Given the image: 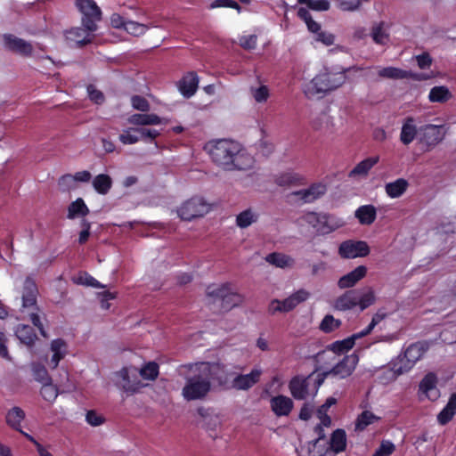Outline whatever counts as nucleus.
Masks as SVG:
<instances>
[{
	"mask_svg": "<svg viewBox=\"0 0 456 456\" xmlns=\"http://www.w3.org/2000/svg\"><path fill=\"white\" fill-rule=\"evenodd\" d=\"M207 147L214 163L224 170H232V159L240 150V144L232 140L220 139L210 142Z\"/></svg>",
	"mask_w": 456,
	"mask_h": 456,
	"instance_id": "nucleus-2",
	"label": "nucleus"
},
{
	"mask_svg": "<svg viewBox=\"0 0 456 456\" xmlns=\"http://www.w3.org/2000/svg\"><path fill=\"white\" fill-rule=\"evenodd\" d=\"M221 7L232 8V9L236 10L238 12H241V6L237 2H235L233 0H214L210 4V9L221 8Z\"/></svg>",
	"mask_w": 456,
	"mask_h": 456,
	"instance_id": "nucleus-55",
	"label": "nucleus"
},
{
	"mask_svg": "<svg viewBox=\"0 0 456 456\" xmlns=\"http://www.w3.org/2000/svg\"><path fill=\"white\" fill-rule=\"evenodd\" d=\"M86 419L88 424L93 427L100 426L104 422V418L102 415L97 414L94 411H88L86 415Z\"/></svg>",
	"mask_w": 456,
	"mask_h": 456,
	"instance_id": "nucleus-60",
	"label": "nucleus"
},
{
	"mask_svg": "<svg viewBox=\"0 0 456 456\" xmlns=\"http://www.w3.org/2000/svg\"><path fill=\"white\" fill-rule=\"evenodd\" d=\"M341 326V321L335 319L333 315L327 314L320 324V330L325 333H330Z\"/></svg>",
	"mask_w": 456,
	"mask_h": 456,
	"instance_id": "nucleus-44",
	"label": "nucleus"
},
{
	"mask_svg": "<svg viewBox=\"0 0 456 456\" xmlns=\"http://www.w3.org/2000/svg\"><path fill=\"white\" fill-rule=\"evenodd\" d=\"M362 5V0H338V7L344 12H354Z\"/></svg>",
	"mask_w": 456,
	"mask_h": 456,
	"instance_id": "nucleus-56",
	"label": "nucleus"
},
{
	"mask_svg": "<svg viewBox=\"0 0 456 456\" xmlns=\"http://www.w3.org/2000/svg\"><path fill=\"white\" fill-rule=\"evenodd\" d=\"M134 129V133L139 134L140 140H143L149 142H155V139L160 135V132L156 129L145 128V127H136Z\"/></svg>",
	"mask_w": 456,
	"mask_h": 456,
	"instance_id": "nucleus-48",
	"label": "nucleus"
},
{
	"mask_svg": "<svg viewBox=\"0 0 456 456\" xmlns=\"http://www.w3.org/2000/svg\"><path fill=\"white\" fill-rule=\"evenodd\" d=\"M429 345L426 341H418L411 344L404 351L403 358L401 362L405 361L403 366H400L397 370L399 373H403L411 369V367L419 361L428 351Z\"/></svg>",
	"mask_w": 456,
	"mask_h": 456,
	"instance_id": "nucleus-10",
	"label": "nucleus"
},
{
	"mask_svg": "<svg viewBox=\"0 0 456 456\" xmlns=\"http://www.w3.org/2000/svg\"><path fill=\"white\" fill-rule=\"evenodd\" d=\"M206 293L208 297L214 298V302H220L222 309L225 312L240 305L242 301L240 294L231 290L229 283H224L218 287L209 285L207 288Z\"/></svg>",
	"mask_w": 456,
	"mask_h": 456,
	"instance_id": "nucleus-4",
	"label": "nucleus"
},
{
	"mask_svg": "<svg viewBox=\"0 0 456 456\" xmlns=\"http://www.w3.org/2000/svg\"><path fill=\"white\" fill-rule=\"evenodd\" d=\"M124 29L134 37H139L146 32L147 28L142 23L126 20Z\"/></svg>",
	"mask_w": 456,
	"mask_h": 456,
	"instance_id": "nucleus-50",
	"label": "nucleus"
},
{
	"mask_svg": "<svg viewBox=\"0 0 456 456\" xmlns=\"http://www.w3.org/2000/svg\"><path fill=\"white\" fill-rule=\"evenodd\" d=\"M198 85L199 77L196 72L191 71L188 72L181 78L178 86L181 94L184 97L190 98L196 93Z\"/></svg>",
	"mask_w": 456,
	"mask_h": 456,
	"instance_id": "nucleus-23",
	"label": "nucleus"
},
{
	"mask_svg": "<svg viewBox=\"0 0 456 456\" xmlns=\"http://www.w3.org/2000/svg\"><path fill=\"white\" fill-rule=\"evenodd\" d=\"M355 217L361 224L370 225L376 220V208L373 205L361 206L355 211Z\"/></svg>",
	"mask_w": 456,
	"mask_h": 456,
	"instance_id": "nucleus-30",
	"label": "nucleus"
},
{
	"mask_svg": "<svg viewBox=\"0 0 456 456\" xmlns=\"http://www.w3.org/2000/svg\"><path fill=\"white\" fill-rule=\"evenodd\" d=\"M77 8L82 14V25L88 32L97 30V21L102 20V11L94 0H76Z\"/></svg>",
	"mask_w": 456,
	"mask_h": 456,
	"instance_id": "nucleus-5",
	"label": "nucleus"
},
{
	"mask_svg": "<svg viewBox=\"0 0 456 456\" xmlns=\"http://www.w3.org/2000/svg\"><path fill=\"white\" fill-rule=\"evenodd\" d=\"M270 407L276 417H287L292 411L294 403L289 397L279 395L271 398Z\"/></svg>",
	"mask_w": 456,
	"mask_h": 456,
	"instance_id": "nucleus-19",
	"label": "nucleus"
},
{
	"mask_svg": "<svg viewBox=\"0 0 456 456\" xmlns=\"http://www.w3.org/2000/svg\"><path fill=\"white\" fill-rule=\"evenodd\" d=\"M419 126L416 125L415 118L409 116L406 117L401 127L400 142L403 145H410L414 140L419 139Z\"/></svg>",
	"mask_w": 456,
	"mask_h": 456,
	"instance_id": "nucleus-16",
	"label": "nucleus"
},
{
	"mask_svg": "<svg viewBox=\"0 0 456 456\" xmlns=\"http://www.w3.org/2000/svg\"><path fill=\"white\" fill-rule=\"evenodd\" d=\"M314 372L310 374L307 378H300L296 376L291 379L289 383V388L291 395L296 400H304L308 395L309 379H312Z\"/></svg>",
	"mask_w": 456,
	"mask_h": 456,
	"instance_id": "nucleus-18",
	"label": "nucleus"
},
{
	"mask_svg": "<svg viewBox=\"0 0 456 456\" xmlns=\"http://www.w3.org/2000/svg\"><path fill=\"white\" fill-rule=\"evenodd\" d=\"M140 375L148 380H154L159 375V365L155 362L146 363L141 370Z\"/></svg>",
	"mask_w": 456,
	"mask_h": 456,
	"instance_id": "nucleus-47",
	"label": "nucleus"
},
{
	"mask_svg": "<svg viewBox=\"0 0 456 456\" xmlns=\"http://www.w3.org/2000/svg\"><path fill=\"white\" fill-rule=\"evenodd\" d=\"M327 191V186L322 183H314L308 188L293 191L292 196L297 198L301 203H312L323 196Z\"/></svg>",
	"mask_w": 456,
	"mask_h": 456,
	"instance_id": "nucleus-14",
	"label": "nucleus"
},
{
	"mask_svg": "<svg viewBox=\"0 0 456 456\" xmlns=\"http://www.w3.org/2000/svg\"><path fill=\"white\" fill-rule=\"evenodd\" d=\"M371 37L378 45H385L388 40V35L384 31V22H379L372 27Z\"/></svg>",
	"mask_w": 456,
	"mask_h": 456,
	"instance_id": "nucleus-45",
	"label": "nucleus"
},
{
	"mask_svg": "<svg viewBox=\"0 0 456 456\" xmlns=\"http://www.w3.org/2000/svg\"><path fill=\"white\" fill-rule=\"evenodd\" d=\"M87 93L89 99L96 104H102L105 101L104 94L102 91L98 90L94 85L87 86Z\"/></svg>",
	"mask_w": 456,
	"mask_h": 456,
	"instance_id": "nucleus-58",
	"label": "nucleus"
},
{
	"mask_svg": "<svg viewBox=\"0 0 456 456\" xmlns=\"http://www.w3.org/2000/svg\"><path fill=\"white\" fill-rule=\"evenodd\" d=\"M456 414V393L451 395L448 403L437 415V421L440 425L449 423Z\"/></svg>",
	"mask_w": 456,
	"mask_h": 456,
	"instance_id": "nucleus-29",
	"label": "nucleus"
},
{
	"mask_svg": "<svg viewBox=\"0 0 456 456\" xmlns=\"http://www.w3.org/2000/svg\"><path fill=\"white\" fill-rule=\"evenodd\" d=\"M136 127H129L119 134L118 139L123 144H134L140 141L139 134L134 133Z\"/></svg>",
	"mask_w": 456,
	"mask_h": 456,
	"instance_id": "nucleus-51",
	"label": "nucleus"
},
{
	"mask_svg": "<svg viewBox=\"0 0 456 456\" xmlns=\"http://www.w3.org/2000/svg\"><path fill=\"white\" fill-rule=\"evenodd\" d=\"M442 126L426 124L419 126L418 143L430 151L444 139Z\"/></svg>",
	"mask_w": 456,
	"mask_h": 456,
	"instance_id": "nucleus-8",
	"label": "nucleus"
},
{
	"mask_svg": "<svg viewBox=\"0 0 456 456\" xmlns=\"http://www.w3.org/2000/svg\"><path fill=\"white\" fill-rule=\"evenodd\" d=\"M409 187V182L404 178H397L394 182L386 183L385 191L391 199H396L403 196Z\"/></svg>",
	"mask_w": 456,
	"mask_h": 456,
	"instance_id": "nucleus-27",
	"label": "nucleus"
},
{
	"mask_svg": "<svg viewBox=\"0 0 456 456\" xmlns=\"http://www.w3.org/2000/svg\"><path fill=\"white\" fill-rule=\"evenodd\" d=\"M436 376L434 373H428L420 381L419 389L424 393H428L429 391L436 388Z\"/></svg>",
	"mask_w": 456,
	"mask_h": 456,
	"instance_id": "nucleus-52",
	"label": "nucleus"
},
{
	"mask_svg": "<svg viewBox=\"0 0 456 456\" xmlns=\"http://www.w3.org/2000/svg\"><path fill=\"white\" fill-rule=\"evenodd\" d=\"M310 293L305 289H298L283 300L273 299L269 305V311L273 314L276 312L288 313L292 311L300 303L308 299Z\"/></svg>",
	"mask_w": 456,
	"mask_h": 456,
	"instance_id": "nucleus-7",
	"label": "nucleus"
},
{
	"mask_svg": "<svg viewBox=\"0 0 456 456\" xmlns=\"http://www.w3.org/2000/svg\"><path fill=\"white\" fill-rule=\"evenodd\" d=\"M258 215L252 212L250 208L240 212L236 216V224L240 228H247L257 221Z\"/></svg>",
	"mask_w": 456,
	"mask_h": 456,
	"instance_id": "nucleus-42",
	"label": "nucleus"
},
{
	"mask_svg": "<svg viewBox=\"0 0 456 456\" xmlns=\"http://www.w3.org/2000/svg\"><path fill=\"white\" fill-rule=\"evenodd\" d=\"M210 210V206L200 197H192L186 200L177 210L181 219L191 221L203 216Z\"/></svg>",
	"mask_w": 456,
	"mask_h": 456,
	"instance_id": "nucleus-6",
	"label": "nucleus"
},
{
	"mask_svg": "<svg viewBox=\"0 0 456 456\" xmlns=\"http://www.w3.org/2000/svg\"><path fill=\"white\" fill-rule=\"evenodd\" d=\"M379 161V156L370 157L360 161L350 172L348 176L353 178L367 175L369 171Z\"/></svg>",
	"mask_w": 456,
	"mask_h": 456,
	"instance_id": "nucleus-31",
	"label": "nucleus"
},
{
	"mask_svg": "<svg viewBox=\"0 0 456 456\" xmlns=\"http://www.w3.org/2000/svg\"><path fill=\"white\" fill-rule=\"evenodd\" d=\"M359 358L355 354L346 355L340 362H338L330 370V374L345 379L350 376L354 370Z\"/></svg>",
	"mask_w": 456,
	"mask_h": 456,
	"instance_id": "nucleus-15",
	"label": "nucleus"
},
{
	"mask_svg": "<svg viewBox=\"0 0 456 456\" xmlns=\"http://www.w3.org/2000/svg\"><path fill=\"white\" fill-rule=\"evenodd\" d=\"M275 183L279 186L302 185L305 183V178L298 173L285 172L275 177Z\"/></svg>",
	"mask_w": 456,
	"mask_h": 456,
	"instance_id": "nucleus-28",
	"label": "nucleus"
},
{
	"mask_svg": "<svg viewBox=\"0 0 456 456\" xmlns=\"http://www.w3.org/2000/svg\"><path fill=\"white\" fill-rule=\"evenodd\" d=\"M131 103H132L133 108L137 110H140L142 112H146V111L150 110V103L143 96L134 95L131 98Z\"/></svg>",
	"mask_w": 456,
	"mask_h": 456,
	"instance_id": "nucleus-57",
	"label": "nucleus"
},
{
	"mask_svg": "<svg viewBox=\"0 0 456 456\" xmlns=\"http://www.w3.org/2000/svg\"><path fill=\"white\" fill-rule=\"evenodd\" d=\"M378 75L381 78L387 79H405L411 78L415 81H424L432 77V76L424 72H412L411 70H404L396 67H377Z\"/></svg>",
	"mask_w": 456,
	"mask_h": 456,
	"instance_id": "nucleus-9",
	"label": "nucleus"
},
{
	"mask_svg": "<svg viewBox=\"0 0 456 456\" xmlns=\"http://www.w3.org/2000/svg\"><path fill=\"white\" fill-rule=\"evenodd\" d=\"M89 214V208L86 205L82 198H77L75 201L71 202L68 208L67 217L74 219L77 216H86Z\"/></svg>",
	"mask_w": 456,
	"mask_h": 456,
	"instance_id": "nucleus-36",
	"label": "nucleus"
},
{
	"mask_svg": "<svg viewBox=\"0 0 456 456\" xmlns=\"http://www.w3.org/2000/svg\"><path fill=\"white\" fill-rule=\"evenodd\" d=\"M253 96L257 102H266L269 97V89L266 86H261L258 88H256L254 93Z\"/></svg>",
	"mask_w": 456,
	"mask_h": 456,
	"instance_id": "nucleus-61",
	"label": "nucleus"
},
{
	"mask_svg": "<svg viewBox=\"0 0 456 456\" xmlns=\"http://www.w3.org/2000/svg\"><path fill=\"white\" fill-rule=\"evenodd\" d=\"M301 4H306L309 9L319 12L328 11L330 8L328 0H305Z\"/></svg>",
	"mask_w": 456,
	"mask_h": 456,
	"instance_id": "nucleus-53",
	"label": "nucleus"
},
{
	"mask_svg": "<svg viewBox=\"0 0 456 456\" xmlns=\"http://www.w3.org/2000/svg\"><path fill=\"white\" fill-rule=\"evenodd\" d=\"M40 394L45 401L53 402L58 396V389L49 381L42 384Z\"/></svg>",
	"mask_w": 456,
	"mask_h": 456,
	"instance_id": "nucleus-49",
	"label": "nucleus"
},
{
	"mask_svg": "<svg viewBox=\"0 0 456 456\" xmlns=\"http://www.w3.org/2000/svg\"><path fill=\"white\" fill-rule=\"evenodd\" d=\"M357 306V289H348L338 297L333 307L338 311L352 310Z\"/></svg>",
	"mask_w": 456,
	"mask_h": 456,
	"instance_id": "nucleus-22",
	"label": "nucleus"
},
{
	"mask_svg": "<svg viewBox=\"0 0 456 456\" xmlns=\"http://www.w3.org/2000/svg\"><path fill=\"white\" fill-rule=\"evenodd\" d=\"M305 221L322 234L330 233L339 226L333 223L332 217L327 214L310 212L305 216Z\"/></svg>",
	"mask_w": 456,
	"mask_h": 456,
	"instance_id": "nucleus-13",
	"label": "nucleus"
},
{
	"mask_svg": "<svg viewBox=\"0 0 456 456\" xmlns=\"http://www.w3.org/2000/svg\"><path fill=\"white\" fill-rule=\"evenodd\" d=\"M32 371L34 379L42 383H47L51 381V378L48 374L46 368L41 363H33L32 364Z\"/></svg>",
	"mask_w": 456,
	"mask_h": 456,
	"instance_id": "nucleus-46",
	"label": "nucleus"
},
{
	"mask_svg": "<svg viewBox=\"0 0 456 456\" xmlns=\"http://www.w3.org/2000/svg\"><path fill=\"white\" fill-rule=\"evenodd\" d=\"M262 370L253 369L248 374H238L232 380V387L237 390H248L259 382Z\"/></svg>",
	"mask_w": 456,
	"mask_h": 456,
	"instance_id": "nucleus-20",
	"label": "nucleus"
},
{
	"mask_svg": "<svg viewBox=\"0 0 456 456\" xmlns=\"http://www.w3.org/2000/svg\"><path fill=\"white\" fill-rule=\"evenodd\" d=\"M25 419V412L20 407H13L6 414V423L13 429L21 432V421Z\"/></svg>",
	"mask_w": 456,
	"mask_h": 456,
	"instance_id": "nucleus-35",
	"label": "nucleus"
},
{
	"mask_svg": "<svg viewBox=\"0 0 456 456\" xmlns=\"http://www.w3.org/2000/svg\"><path fill=\"white\" fill-rule=\"evenodd\" d=\"M338 254L346 259L364 257L370 254V247L363 240H347L339 245Z\"/></svg>",
	"mask_w": 456,
	"mask_h": 456,
	"instance_id": "nucleus-11",
	"label": "nucleus"
},
{
	"mask_svg": "<svg viewBox=\"0 0 456 456\" xmlns=\"http://www.w3.org/2000/svg\"><path fill=\"white\" fill-rule=\"evenodd\" d=\"M200 373L187 379L183 388V395L188 400L201 399L207 395L211 387V369L208 363H202Z\"/></svg>",
	"mask_w": 456,
	"mask_h": 456,
	"instance_id": "nucleus-3",
	"label": "nucleus"
},
{
	"mask_svg": "<svg viewBox=\"0 0 456 456\" xmlns=\"http://www.w3.org/2000/svg\"><path fill=\"white\" fill-rule=\"evenodd\" d=\"M355 344V339L353 337H348L343 340H338L327 346V348L330 351H332L335 354H343L347 351H349L351 348L354 347Z\"/></svg>",
	"mask_w": 456,
	"mask_h": 456,
	"instance_id": "nucleus-40",
	"label": "nucleus"
},
{
	"mask_svg": "<svg viewBox=\"0 0 456 456\" xmlns=\"http://www.w3.org/2000/svg\"><path fill=\"white\" fill-rule=\"evenodd\" d=\"M330 449L335 453L342 452L346 447V434L344 429H336L330 437Z\"/></svg>",
	"mask_w": 456,
	"mask_h": 456,
	"instance_id": "nucleus-34",
	"label": "nucleus"
},
{
	"mask_svg": "<svg viewBox=\"0 0 456 456\" xmlns=\"http://www.w3.org/2000/svg\"><path fill=\"white\" fill-rule=\"evenodd\" d=\"M452 97V93L444 86H434L431 88L428 94V100L431 102L444 103L448 102Z\"/></svg>",
	"mask_w": 456,
	"mask_h": 456,
	"instance_id": "nucleus-37",
	"label": "nucleus"
},
{
	"mask_svg": "<svg viewBox=\"0 0 456 456\" xmlns=\"http://www.w3.org/2000/svg\"><path fill=\"white\" fill-rule=\"evenodd\" d=\"M316 40L329 46L334 44L335 37L331 33L320 30L316 34Z\"/></svg>",
	"mask_w": 456,
	"mask_h": 456,
	"instance_id": "nucleus-63",
	"label": "nucleus"
},
{
	"mask_svg": "<svg viewBox=\"0 0 456 456\" xmlns=\"http://www.w3.org/2000/svg\"><path fill=\"white\" fill-rule=\"evenodd\" d=\"M3 44L7 51L22 57H29L33 53V46L29 42L12 34H4Z\"/></svg>",
	"mask_w": 456,
	"mask_h": 456,
	"instance_id": "nucleus-12",
	"label": "nucleus"
},
{
	"mask_svg": "<svg viewBox=\"0 0 456 456\" xmlns=\"http://www.w3.org/2000/svg\"><path fill=\"white\" fill-rule=\"evenodd\" d=\"M395 450V446L392 442L384 440L372 456H390Z\"/></svg>",
	"mask_w": 456,
	"mask_h": 456,
	"instance_id": "nucleus-54",
	"label": "nucleus"
},
{
	"mask_svg": "<svg viewBox=\"0 0 456 456\" xmlns=\"http://www.w3.org/2000/svg\"><path fill=\"white\" fill-rule=\"evenodd\" d=\"M376 302V295L372 288H368L362 293L357 289V306L363 311Z\"/></svg>",
	"mask_w": 456,
	"mask_h": 456,
	"instance_id": "nucleus-39",
	"label": "nucleus"
},
{
	"mask_svg": "<svg viewBox=\"0 0 456 456\" xmlns=\"http://www.w3.org/2000/svg\"><path fill=\"white\" fill-rule=\"evenodd\" d=\"M257 37L255 35L244 36L240 39V46L251 50L256 46Z\"/></svg>",
	"mask_w": 456,
	"mask_h": 456,
	"instance_id": "nucleus-62",
	"label": "nucleus"
},
{
	"mask_svg": "<svg viewBox=\"0 0 456 456\" xmlns=\"http://www.w3.org/2000/svg\"><path fill=\"white\" fill-rule=\"evenodd\" d=\"M91 177H92L91 173L89 171L84 170V171L77 172L73 176H71L70 175H63V176H61V180L74 179L75 181H77V182L87 183L90 181Z\"/></svg>",
	"mask_w": 456,
	"mask_h": 456,
	"instance_id": "nucleus-59",
	"label": "nucleus"
},
{
	"mask_svg": "<svg viewBox=\"0 0 456 456\" xmlns=\"http://www.w3.org/2000/svg\"><path fill=\"white\" fill-rule=\"evenodd\" d=\"M38 289L35 280L31 276H28L23 283L22 288V308H37V298Z\"/></svg>",
	"mask_w": 456,
	"mask_h": 456,
	"instance_id": "nucleus-17",
	"label": "nucleus"
},
{
	"mask_svg": "<svg viewBox=\"0 0 456 456\" xmlns=\"http://www.w3.org/2000/svg\"><path fill=\"white\" fill-rule=\"evenodd\" d=\"M265 260L279 268L291 267L295 264V260L290 256L280 252L268 254Z\"/></svg>",
	"mask_w": 456,
	"mask_h": 456,
	"instance_id": "nucleus-32",
	"label": "nucleus"
},
{
	"mask_svg": "<svg viewBox=\"0 0 456 456\" xmlns=\"http://www.w3.org/2000/svg\"><path fill=\"white\" fill-rule=\"evenodd\" d=\"M254 163L253 158L242 147L232 159V170H248Z\"/></svg>",
	"mask_w": 456,
	"mask_h": 456,
	"instance_id": "nucleus-33",
	"label": "nucleus"
},
{
	"mask_svg": "<svg viewBox=\"0 0 456 456\" xmlns=\"http://www.w3.org/2000/svg\"><path fill=\"white\" fill-rule=\"evenodd\" d=\"M417 64L419 69H425L431 66L432 64V58L430 57L429 53H423L416 57Z\"/></svg>",
	"mask_w": 456,
	"mask_h": 456,
	"instance_id": "nucleus-64",
	"label": "nucleus"
},
{
	"mask_svg": "<svg viewBox=\"0 0 456 456\" xmlns=\"http://www.w3.org/2000/svg\"><path fill=\"white\" fill-rule=\"evenodd\" d=\"M84 27L83 28H75L69 32V35L74 37L77 45L79 47H83L90 43H92V37Z\"/></svg>",
	"mask_w": 456,
	"mask_h": 456,
	"instance_id": "nucleus-41",
	"label": "nucleus"
},
{
	"mask_svg": "<svg viewBox=\"0 0 456 456\" xmlns=\"http://www.w3.org/2000/svg\"><path fill=\"white\" fill-rule=\"evenodd\" d=\"M379 418L370 411H363L357 418L355 422L356 430H364L369 425L372 424Z\"/></svg>",
	"mask_w": 456,
	"mask_h": 456,
	"instance_id": "nucleus-43",
	"label": "nucleus"
},
{
	"mask_svg": "<svg viewBox=\"0 0 456 456\" xmlns=\"http://www.w3.org/2000/svg\"><path fill=\"white\" fill-rule=\"evenodd\" d=\"M354 68L355 67L342 69L341 71L338 72L326 71L316 75L306 86L305 91V94L308 97H312L338 88L346 82V72Z\"/></svg>",
	"mask_w": 456,
	"mask_h": 456,
	"instance_id": "nucleus-1",
	"label": "nucleus"
},
{
	"mask_svg": "<svg viewBox=\"0 0 456 456\" xmlns=\"http://www.w3.org/2000/svg\"><path fill=\"white\" fill-rule=\"evenodd\" d=\"M15 335L22 344L28 347L33 346L37 339L34 328L27 324H18L15 329Z\"/></svg>",
	"mask_w": 456,
	"mask_h": 456,
	"instance_id": "nucleus-25",
	"label": "nucleus"
},
{
	"mask_svg": "<svg viewBox=\"0 0 456 456\" xmlns=\"http://www.w3.org/2000/svg\"><path fill=\"white\" fill-rule=\"evenodd\" d=\"M367 271L368 270L365 265H358L353 271L339 278L338 281V287L340 289L353 288L358 281L366 276Z\"/></svg>",
	"mask_w": 456,
	"mask_h": 456,
	"instance_id": "nucleus-21",
	"label": "nucleus"
},
{
	"mask_svg": "<svg viewBox=\"0 0 456 456\" xmlns=\"http://www.w3.org/2000/svg\"><path fill=\"white\" fill-rule=\"evenodd\" d=\"M128 123L134 126H154L162 123V118L154 113H135L131 115Z\"/></svg>",
	"mask_w": 456,
	"mask_h": 456,
	"instance_id": "nucleus-26",
	"label": "nucleus"
},
{
	"mask_svg": "<svg viewBox=\"0 0 456 456\" xmlns=\"http://www.w3.org/2000/svg\"><path fill=\"white\" fill-rule=\"evenodd\" d=\"M117 375L121 378L124 382L122 388L125 392L134 394L138 392L142 387L141 380L138 379L136 375L134 376V379H131L129 370L126 367L122 368Z\"/></svg>",
	"mask_w": 456,
	"mask_h": 456,
	"instance_id": "nucleus-24",
	"label": "nucleus"
},
{
	"mask_svg": "<svg viewBox=\"0 0 456 456\" xmlns=\"http://www.w3.org/2000/svg\"><path fill=\"white\" fill-rule=\"evenodd\" d=\"M93 186L99 194L105 195L112 187V179L109 175L100 174L94 178Z\"/></svg>",
	"mask_w": 456,
	"mask_h": 456,
	"instance_id": "nucleus-38",
	"label": "nucleus"
}]
</instances>
